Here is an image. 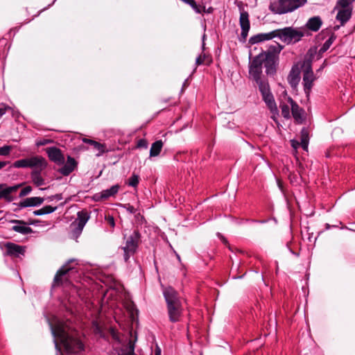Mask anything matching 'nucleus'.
<instances>
[{
	"mask_svg": "<svg viewBox=\"0 0 355 355\" xmlns=\"http://www.w3.org/2000/svg\"><path fill=\"white\" fill-rule=\"evenodd\" d=\"M49 321L51 333L54 337L55 348L60 351L58 341L62 345L67 355L76 354L84 350V345L76 337V333L69 327V322L60 320L56 317Z\"/></svg>",
	"mask_w": 355,
	"mask_h": 355,
	"instance_id": "nucleus-1",
	"label": "nucleus"
},
{
	"mask_svg": "<svg viewBox=\"0 0 355 355\" xmlns=\"http://www.w3.org/2000/svg\"><path fill=\"white\" fill-rule=\"evenodd\" d=\"M270 49L269 51H263L256 55L250 62L249 74L255 82L261 80L263 65L268 75H273L276 71V53H279L283 46L277 44Z\"/></svg>",
	"mask_w": 355,
	"mask_h": 355,
	"instance_id": "nucleus-2",
	"label": "nucleus"
},
{
	"mask_svg": "<svg viewBox=\"0 0 355 355\" xmlns=\"http://www.w3.org/2000/svg\"><path fill=\"white\" fill-rule=\"evenodd\" d=\"M163 295L166 303L170 322L175 323L181 321L183 315V307L178 292L173 288L168 286L164 288Z\"/></svg>",
	"mask_w": 355,
	"mask_h": 355,
	"instance_id": "nucleus-3",
	"label": "nucleus"
},
{
	"mask_svg": "<svg viewBox=\"0 0 355 355\" xmlns=\"http://www.w3.org/2000/svg\"><path fill=\"white\" fill-rule=\"evenodd\" d=\"M78 263L74 259L69 260L57 272L53 282V286L67 287L73 282H78L80 273L77 268Z\"/></svg>",
	"mask_w": 355,
	"mask_h": 355,
	"instance_id": "nucleus-4",
	"label": "nucleus"
},
{
	"mask_svg": "<svg viewBox=\"0 0 355 355\" xmlns=\"http://www.w3.org/2000/svg\"><path fill=\"white\" fill-rule=\"evenodd\" d=\"M307 0H277L271 2L269 10L275 15L291 12L303 6Z\"/></svg>",
	"mask_w": 355,
	"mask_h": 355,
	"instance_id": "nucleus-5",
	"label": "nucleus"
},
{
	"mask_svg": "<svg viewBox=\"0 0 355 355\" xmlns=\"http://www.w3.org/2000/svg\"><path fill=\"white\" fill-rule=\"evenodd\" d=\"M306 31L291 26L277 29V37L286 44H295L300 42L305 35Z\"/></svg>",
	"mask_w": 355,
	"mask_h": 355,
	"instance_id": "nucleus-6",
	"label": "nucleus"
},
{
	"mask_svg": "<svg viewBox=\"0 0 355 355\" xmlns=\"http://www.w3.org/2000/svg\"><path fill=\"white\" fill-rule=\"evenodd\" d=\"M300 67L303 75L302 84L304 90L308 97L311 92L313 83L317 78L312 70L311 61L310 60L306 59L300 62Z\"/></svg>",
	"mask_w": 355,
	"mask_h": 355,
	"instance_id": "nucleus-7",
	"label": "nucleus"
},
{
	"mask_svg": "<svg viewBox=\"0 0 355 355\" xmlns=\"http://www.w3.org/2000/svg\"><path fill=\"white\" fill-rule=\"evenodd\" d=\"M140 243L141 234L138 230H135L127 238L124 246L121 247L123 251V259L125 262H128L130 257L137 252Z\"/></svg>",
	"mask_w": 355,
	"mask_h": 355,
	"instance_id": "nucleus-8",
	"label": "nucleus"
},
{
	"mask_svg": "<svg viewBox=\"0 0 355 355\" xmlns=\"http://www.w3.org/2000/svg\"><path fill=\"white\" fill-rule=\"evenodd\" d=\"M90 218L89 214L85 210L78 212L76 219L71 223V232L73 236L78 237L85 226L86 223Z\"/></svg>",
	"mask_w": 355,
	"mask_h": 355,
	"instance_id": "nucleus-9",
	"label": "nucleus"
},
{
	"mask_svg": "<svg viewBox=\"0 0 355 355\" xmlns=\"http://www.w3.org/2000/svg\"><path fill=\"white\" fill-rule=\"evenodd\" d=\"M239 24L241 29L239 40L241 42H245L248 32L250 28V24L249 20V14L246 11H242L240 13Z\"/></svg>",
	"mask_w": 355,
	"mask_h": 355,
	"instance_id": "nucleus-10",
	"label": "nucleus"
},
{
	"mask_svg": "<svg viewBox=\"0 0 355 355\" xmlns=\"http://www.w3.org/2000/svg\"><path fill=\"white\" fill-rule=\"evenodd\" d=\"M35 220H30L28 223L21 220H11L12 223H14L15 225L12 226V230L20 233L23 235H26L28 234L33 233V230L27 225H34L35 224Z\"/></svg>",
	"mask_w": 355,
	"mask_h": 355,
	"instance_id": "nucleus-11",
	"label": "nucleus"
},
{
	"mask_svg": "<svg viewBox=\"0 0 355 355\" xmlns=\"http://www.w3.org/2000/svg\"><path fill=\"white\" fill-rule=\"evenodd\" d=\"M46 154L51 162L58 165H62L64 163V157L60 148L52 146L46 149Z\"/></svg>",
	"mask_w": 355,
	"mask_h": 355,
	"instance_id": "nucleus-12",
	"label": "nucleus"
},
{
	"mask_svg": "<svg viewBox=\"0 0 355 355\" xmlns=\"http://www.w3.org/2000/svg\"><path fill=\"white\" fill-rule=\"evenodd\" d=\"M300 62L293 66L288 76V82L291 87L293 89H295L298 85L300 80Z\"/></svg>",
	"mask_w": 355,
	"mask_h": 355,
	"instance_id": "nucleus-13",
	"label": "nucleus"
},
{
	"mask_svg": "<svg viewBox=\"0 0 355 355\" xmlns=\"http://www.w3.org/2000/svg\"><path fill=\"white\" fill-rule=\"evenodd\" d=\"M48 165L44 157L40 155H35L28 157V168L36 170L43 171Z\"/></svg>",
	"mask_w": 355,
	"mask_h": 355,
	"instance_id": "nucleus-14",
	"label": "nucleus"
},
{
	"mask_svg": "<svg viewBox=\"0 0 355 355\" xmlns=\"http://www.w3.org/2000/svg\"><path fill=\"white\" fill-rule=\"evenodd\" d=\"M277 29L269 33H259L252 36L249 39V43L251 45H253L264 41H268L277 37Z\"/></svg>",
	"mask_w": 355,
	"mask_h": 355,
	"instance_id": "nucleus-15",
	"label": "nucleus"
},
{
	"mask_svg": "<svg viewBox=\"0 0 355 355\" xmlns=\"http://www.w3.org/2000/svg\"><path fill=\"white\" fill-rule=\"evenodd\" d=\"M119 190V184L112 186L110 189L103 190L101 193H96L93 198L96 201L107 199L114 196Z\"/></svg>",
	"mask_w": 355,
	"mask_h": 355,
	"instance_id": "nucleus-16",
	"label": "nucleus"
},
{
	"mask_svg": "<svg viewBox=\"0 0 355 355\" xmlns=\"http://www.w3.org/2000/svg\"><path fill=\"white\" fill-rule=\"evenodd\" d=\"M6 254L14 257H19L20 255H24L25 252V248L17 244L13 243H7L5 245Z\"/></svg>",
	"mask_w": 355,
	"mask_h": 355,
	"instance_id": "nucleus-17",
	"label": "nucleus"
},
{
	"mask_svg": "<svg viewBox=\"0 0 355 355\" xmlns=\"http://www.w3.org/2000/svg\"><path fill=\"white\" fill-rule=\"evenodd\" d=\"M288 103L291 106V112L294 119L299 123H302L304 114L303 109L301 108L291 97L288 98Z\"/></svg>",
	"mask_w": 355,
	"mask_h": 355,
	"instance_id": "nucleus-18",
	"label": "nucleus"
},
{
	"mask_svg": "<svg viewBox=\"0 0 355 355\" xmlns=\"http://www.w3.org/2000/svg\"><path fill=\"white\" fill-rule=\"evenodd\" d=\"M77 166V162L74 158L71 156L67 157V162L62 167L59 169V172L64 175H69L71 173H72L76 167Z\"/></svg>",
	"mask_w": 355,
	"mask_h": 355,
	"instance_id": "nucleus-19",
	"label": "nucleus"
},
{
	"mask_svg": "<svg viewBox=\"0 0 355 355\" xmlns=\"http://www.w3.org/2000/svg\"><path fill=\"white\" fill-rule=\"evenodd\" d=\"M262 99L272 114L274 115L279 114L277 106L272 94H269L265 96H263Z\"/></svg>",
	"mask_w": 355,
	"mask_h": 355,
	"instance_id": "nucleus-20",
	"label": "nucleus"
},
{
	"mask_svg": "<svg viewBox=\"0 0 355 355\" xmlns=\"http://www.w3.org/2000/svg\"><path fill=\"white\" fill-rule=\"evenodd\" d=\"M44 198L41 197H31L23 200L19 202L20 207H36L42 205Z\"/></svg>",
	"mask_w": 355,
	"mask_h": 355,
	"instance_id": "nucleus-21",
	"label": "nucleus"
},
{
	"mask_svg": "<svg viewBox=\"0 0 355 355\" xmlns=\"http://www.w3.org/2000/svg\"><path fill=\"white\" fill-rule=\"evenodd\" d=\"M352 10L339 9L336 15V19L343 26L352 17Z\"/></svg>",
	"mask_w": 355,
	"mask_h": 355,
	"instance_id": "nucleus-22",
	"label": "nucleus"
},
{
	"mask_svg": "<svg viewBox=\"0 0 355 355\" xmlns=\"http://www.w3.org/2000/svg\"><path fill=\"white\" fill-rule=\"evenodd\" d=\"M322 20L320 17H313L310 18L306 24L308 29L312 31H318L322 26Z\"/></svg>",
	"mask_w": 355,
	"mask_h": 355,
	"instance_id": "nucleus-23",
	"label": "nucleus"
},
{
	"mask_svg": "<svg viewBox=\"0 0 355 355\" xmlns=\"http://www.w3.org/2000/svg\"><path fill=\"white\" fill-rule=\"evenodd\" d=\"M41 171H42L33 169L31 172V180L33 183L37 187H40L45 184L44 179L41 175Z\"/></svg>",
	"mask_w": 355,
	"mask_h": 355,
	"instance_id": "nucleus-24",
	"label": "nucleus"
},
{
	"mask_svg": "<svg viewBox=\"0 0 355 355\" xmlns=\"http://www.w3.org/2000/svg\"><path fill=\"white\" fill-rule=\"evenodd\" d=\"M163 141L162 140H157L152 144L150 149V157H157L159 155L162 148Z\"/></svg>",
	"mask_w": 355,
	"mask_h": 355,
	"instance_id": "nucleus-25",
	"label": "nucleus"
},
{
	"mask_svg": "<svg viewBox=\"0 0 355 355\" xmlns=\"http://www.w3.org/2000/svg\"><path fill=\"white\" fill-rule=\"evenodd\" d=\"M256 83L259 86V89L261 94L262 97L269 94H272L267 80H260L259 81H256Z\"/></svg>",
	"mask_w": 355,
	"mask_h": 355,
	"instance_id": "nucleus-26",
	"label": "nucleus"
},
{
	"mask_svg": "<svg viewBox=\"0 0 355 355\" xmlns=\"http://www.w3.org/2000/svg\"><path fill=\"white\" fill-rule=\"evenodd\" d=\"M57 209V207H52L51 205H46L42 207L40 209L34 211L33 215L35 216H42L44 214H51Z\"/></svg>",
	"mask_w": 355,
	"mask_h": 355,
	"instance_id": "nucleus-27",
	"label": "nucleus"
},
{
	"mask_svg": "<svg viewBox=\"0 0 355 355\" xmlns=\"http://www.w3.org/2000/svg\"><path fill=\"white\" fill-rule=\"evenodd\" d=\"M303 150H308L309 132L306 128L301 130V141L300 142Z\"/></svg>",
	"mask_w": 355,
	"mask_h": 355,
	"instance_id": "nucleus-28",
	"label": "nucleus"
},
{
	"mask_svg": "<svg viewBox=\"0 0 355 355\" xmlns=\"http://www.w3.org/2000/svg\"><path fill=\"white\" fill-rule=\"evenodd\" d=\"M352 3L353 2L350 0H338L336 3V7H339L340 9L343 10H352Z\"/></svg>",
	"mask_w": 355,
	"mask_h": 355,
	"instance_id": "nucleus-29",
	"label": "nucleus"
},
{
	"mask_svg": "<svg viewBox=\"0 0 355 355\" xmlns=\"http://www.w3.org/2000/svg\"><path fill=\"white\" fill-rule=\"evenodd\" d=\"M14 168H28V157L15 161L12 164Z\"/></svg>",
	"mask_w": 355,
	"mask_h": 355,
	"instance_id": "nucleus-30",
	"label": "nucleus"
},
{
	"mask_svg": "<svg viewBox=\"0 0 355 355\" xmlns=\"http://www.w3.org/2000/svg\"><path fill=\"white\" fill-rule=\"evenodd\" d=\"M135 343L132 342L131 340H130L128 343L127 347L124 348L123 353L125 354V355H135V354H136L135 353Z\"/></svg>",
	"mask_w": 355,
	"mask_h": 355,
	"instance_id": "nucleus-31",
	"label": "nucleus"
},
{
	"mask_svg": "<svg viewBox=\"0 0 355 355\" xmlns=\"http://www.w3.org/2000/svg\"><path fill=\"white\" fill-rule=\"evenodd\" d=\"M139 182V177L138 175L133 173L128 179V184L130 187H137Z\"/></svg>",
	"mask_w": 355,
	"mask_h": 355,
	"instance_id": "nucleus-32",
	"label": "nucleus"
},
{
	"mask_svg": "<svg viewBox=\"0 0 355 355\" xmlns=\"http://www.w3.org/2000/svg\"><path fill=\"white\" fill-rule=\"evenodd\" d=\"M280 107H281V112H282V115L285 118V119H290L291 118V114H290V107H289V105H286V104H282L280 105Z\"/></svg>",
	"mask_w": 355,
	"mask_h": 355,
	"instance_id": "nucleus-33",
	"label": "nucleus"
},
{
	"mask_svg": "<svg viewBox=\"0 0 355 355\" xmlns=\"http://www.w3.org/2000/svg\"><path fill=\"white\" fill-rule=\"evenodd\" d=\"M93 146L98 151L96 154L98 157L101 156L105 152V146L104 144L95 141Z\"/></svg>",
	"mask_w": 355,
	"mask_h": 355,
	"instance_id": "nucleus-34",
	"label": "nucleus"
},
{
	"mask_svg": "<svg viewBox=\"0 0 355 355\" xmlns=\"http://www.w3.org/2000/svg\"><path fill=\"white\" fill-rule=\"evenodd\" d=\"M11 146H3L0 148V155L1 156H8L10 153L11 150Z\"/></svg>",
	"mask_w": 355,
	"mask_h": 355,
	"instance_id": "nucleus-35",
	"label": "nucleus"
},
{
	"mask_svg": "<svg viewBox=\"0 0 355 355\" xmlns=\"http://www.w3.org/2000/svg\"><path fill=\"white\" fill-rule=\"evenodd\" d=\"M190 6L193 9V10L196 13H199V14L202 13L205 9V6L201 7L200 6L197 5L196 2L194 0H193V3H191Z\"/></svg>",
	"mask_w": 355,
	"mask_h": 355,
	"instance_id": "nucleus-36",
	"label": "nucleus"
},
{
	"mask_svg": "<svg viewBox=\"0 0 355 355\" xmlns=\"http://www.w3.org/2000/svg\"><path fill=\"white\" fill-rule=\"evenodd\" d=\"M8 111H12V109L5 104H2L0 107V119Z\"/></svg>",
	"mask_w": 355,
	"mask_h": 355,
	"instance_id": "nucleus-37",
	"label": "nucleus"
},
{
	"mask_svg": "<svg viewBox=\"0 0 355 355\" xmlns=\"http://www.w3.org/2000/svg\"><path fill=\"white\" fill-rule=\"evenodd\" d=\"M123 352H124L123 347L120 348V349L115 348V349H113L110 351L109 355H125Z\"/></svg>",
	"mask_w": 355,
	"mask_h": 355,
	"instance_id": "nucleus-38",
	"label": "nucleus"
},
{
	"mask_svg": "<svg viewBox=\"0 0 355 355\" xmlns=\"http://www.w3.org/2000/svg\"><path fill=\"white\" fill-rule=\"evenodd\" d=\"M32 191V188L31 186H26L23 188L19 193V197H24L28 194H29Z\"/></svg>",
	"mask_w": 355,
	"mask_h": 355,
	"instance_id": "nucleus-39",
	"label": "nucleus"
},
{
	"mask_svg": "<svg viewBox=\"0 0 355 355\" xmlns=\"http://www.w3.org/2000/svg\"><path fill=\"white\" fill-rule=\"evenodd\" d=\"M137 147L140 148H147L148 141L145 139H140L137 144Z\"/></svg>",
	"mask_w": 355,
	"mask_h": 355,
	"instance_id": "nucleus-40",
	"label": "nucleus"
},
{
	"mask_svg": "<svg viewBox=\"0 0 355 355\" xmlns=\"http://www.w3.org/2000/svg\"><path fill=\"white\" fill-rule=\"evenodd\" d=\"M332 44V40H331V38H329V40H327L324 43V44L322 45L320 51H326L331 46V44Z\"/></svg>",
	"mask_w": 355,
	"mask_h": 355,
	"instance_id": "nucleus-41",
	"label": "nucleus"
},
{
	"mask_svg": "<svg viewBox=\"0 0 355 355\" xmlns=\"http://www.w3.org/2000/svg\"><path fill=\"white\" fill-rule=\"evenodd\" d=\"M105 220L107 222V223L110 225V227L112 228H114V226H115V222H114V218L113 216H105Z\"/></svg>",
	"mask_w": 355,
	"mask_h": 355,
	"instance_id": "nucleus-42",
	"label": "nucleus"
},
{
	"mask_svg": "<svg viewBox=\"0 0 355 355\" xmlns=\"http://www.w3.org/2000/svg\"><path fill=\"white\" fill-rule=\"evenodd\" d=\"M205 54L200 55L199 56H198L196 58V65L202 64L204 63V62H205Z\"/></svg>",
	"mask_w": 355,
	"mask_h": 355,
	"instance_id": "nucleus-43",
	"label": "nucleus"
},
{
	"mask_svg": "<svg viewBox=\"0 0 355 355\" xmlns=\"http://www.w3.org/2000/svg\"><path fill=\"white\" fill-rule=\"evenodd\" d=\"M291 146L295 149H297L299 148L300 146H301L300 143L295 140V139H292L291 140Z\"/></svg>",
	"mask_w": 355,
	"mask_h": 355,
	"instance_id": "nucleus-44",
	"label": "nucleus"
},
{
	"mask_svg": "<svg viewBox=\"0 0 355 355\" xmlns=\"http://www.w3.org/2000/svg\"><path fill=\"white\" fill-rule=\"evenodd\" d=\"M126 210L130 213V214H135L136 212V209L132 206V205H130V204H128L125 206Z\"/></svg>",
	"mask_w": 355,
	"mask_h": 355,
	"instance_id": "nucleus-45",
	"label": "nucleus"
},
{
	"mask_svg": "<svg viewBox=\"0 0 355 355\" xmlns=\"http://www.w3.org/2000/svg\"><path fill=\"white\" fill-rule=\"evenodd\" d=\"M83 142H84V143H85V144H90V145H92V146H93V145H94V143H95V141H94V140H92V139H86V138L83 139Z\"/></svg>",
	"mask_w": 355,
	"mask_h": 355,
	"instance_id": "nucleus-46",
	"label": "nucleus"
},
{
	"mask_svg": "<svg viewBox=\"0 0 355 355\" xmlns=\"http://www.w3.org/2000/svg\"><path fill=\"white\" fill-rule=\"evenodd\" d=\"M50 142V140L49 139H44V141H40V142H37V146H43V145H45L46 144H49Z\"/></svg>",
	"mask_w": 355,
	"mask_h": 355,
	"instance_id": "nucleus-47",
	"label": "nucleus"
},
{
	"mask_svg": "<svg viewBox=\"0 0 355 355\" xmlns=\"http://www.w3.org/2000/svg\"><path fill=\"white\" fill-rule=\"evenodd\" d=\"M8 164H9V162H0V170L6 166Z\"/></svg>",
	"mask_w": 355,
	"mask_h": 355,
	"instance_id": "nucleus-48",
	"label": "nucleus"
},
{
	"mask_svg": "<svg viewBox=\"0 0 355 355\" xmlns=\"http://www.w3.org/2000/svg\"><path fill=\"white\" fill-rule=\"evenodd\" d=\"M155 355H161V349L158 346L155 349Z\"/></svg>",
	"mask_w": 355,
	"mask_h": 355,
	"instance_id": "nucleus-49",
	"label": "nucleus"
},
{
	"mask_svg": "<svg viewBox=\"0 0 355 355\" xmlns=\"http://www.w3.org/2000/svg\"><path fill=\"white\" fill-rule=\"evenodd\" d=\"M277 115H274V114H272V116H271V118H272V119L275 122H277Z\"/></svg>",
	"mask_w": 355,
	"mask_h": 355,
	"instance_id": "nucleus-50",
	"label": "nucleus"
},
{
	"mask_svg": "<svg viewBox=\"0 0 355 355\" xmlns=\"http://www.w3.org/2000/svg\"><path fill=\"white\" fill-rule=\"evenodd\" d=\"M176 256H177V259H178L180 260V256L178 254H176Z\"/></svg>",
	"mask_w": 355,
	"mask_h": 355,
	"instance_id": "nucleus-51",
	"label": "nucleus"
}]
</instances>
